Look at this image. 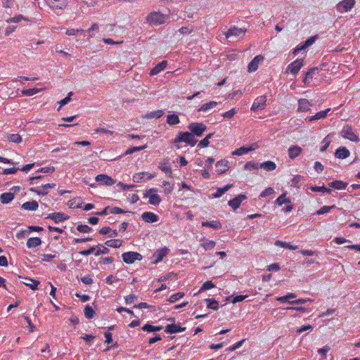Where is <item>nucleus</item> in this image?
Masks as SVG:
<instances>
[{
    "label": "nucleus",
    "instance_id": "obj_1",
    "mask_svg": "<svg viewBox=\"0 0 360 360\" xmlns=\"http://www.w3.org/2000/svg\"><path fill=\"white\" fill-rule=\"evenodd\" d=\"M195 136V134H191L188 131L180 132L176 134V139L172 141V144L176 148V149L181 148V146H179L181 143H185L186 144L193 147L196 144V140L194 139Z\"/></svg>",
    "mask_w": 360,
    "mask_h": 360
},
{
    "label": "nucleus",
    "instance_id": "obj_2",
    "mask_svg": "<svg viewBox=\"0 0 360 360\" xmlns=\"http://www.w3.org/2000/svg\"><path fill=\"white\" fill-rule=\"evenodd\" d=\"M168 18L169 16L167 15L162 14L160 12L154 11L148 15L146 21L151 25L158 26L165 23Z\"/></svg>",
    "mask_w": 360,
    "mask_h": 360
},
{
    "label": "nucleus",
    "instance_id": "obj_3",
    "mask_svg": "<svg viewBox=\"0 0 360 360\" xmlns=\"http://www.w3.org/2000/svg\"><path fill=\"white\" fill-rule=\"evenodd\" d=\"M158 192L157 188H150L144 193V198L148 199V204L153 206H158L160 203V197L155 193Z\"/></svg>",
    "mask_w": 360,
    "mask_h": 360
},
{
    "label": "nucleus",
    "instance_id": "obj_4",
    "mask_svg": "<svg viewBox=\"0 0 360 360\" xmlns=\"http://www.w3.org/2000/svg\"><path fill=\"white\" fill-rule=\"evenodd\" d=\"M188 129L190 130L189 133L195 135L197 137H200L207 129V127L203 123L192 122L188 126Z\"/></svg>",
    "mask_w": 360,
    "mask_h": 360
},
{
    "label": "nucleus",
    "instance_id": "obj_5",
    "mask_svg": "<svg viewBox=\"0 0 360 360\" xmlns=\"http://www.w3.org/2000/svg\"><path fill=\"white\" fill-rule=\"evenodd\" d=\"M123 262L127 264H133L135 261H140L143 259V256L136 252H126L122 254Z\"/></svg>",
    "mask_w": 360,
    "mask_h": 360
},
{
    "label": "nucleus",
    "instance_id": "obj_6",
    "mask_svg": "<svg viewBox=\"0 0 360 360\" xmlns=\"http://www.w3.org/2000/svg\"><path fill=\"white\" fill-rule=\"evenodd\" d=\"M341 136L343 139L353 142L359 141L358 136L352 131V129L349 126L343 127L342 130H341Z\"/></svg>",
    "mask_w": 360,
    "mask_h": 360
},
{
    "label": "nucleus",
    "instance_id": "obj_7",
    "mask_svg": "<svg viewBox=\"0 0 360 360\" xmlns=\"http://www.w3.org/2000/svg\"><path fill=\"white\" fill-rule=\"evenodd\" d=\"M56 184L53 183L46 184L41 186L40 187H31L30 192L36 193L38 195L45 196L47 194V189L53 188Z\"/></svg>",
    "mask_w": 360,
    "mask_h": 360
},
{
    "label": "nucleus",
    "instance_id": "obj_8",
    "mask_svg": "<svg viewBox=\"0 0 360 360\" xmlns=\"http://www.w3.org/2000/svg\"><path fill=\"white\" fill-rule=\"evenodd\" d=\"M355 5V0H343L339 2L336 8L340 13L347 12L350 11Z\"/></svg>",
    "mask_w": 360,
    "mask_h": 360
},
{
    "label": "nucleus",
    "instance_id": "obj_9",
    "mask_svg": "<svg viewBox=\"0 0 360 360\" xmlns=\"http://www.w3.org/2000/svg\"><path fill=\"white\" fill-rule=\"evenodd\" d=\"M95 180L103 186H110L115 184V180L107 174H99L95 177Z\"/></svg>",
    "mask_w": 360,
    "mask_h": 360
},
{
    "label": "nucleus",
    "instance_id": "obj_10",
    "mask_svg": "<svg viewBox=\"0 0 360 360\" xmlns=\"http://www.w3.org/2000/svg\"><path fill=\"white\" fill-rule=\"evenodd\" d=\"M245 199H247V197L245 195L240 194L232 200L228 201V206L231 207L233 210H236L239 208L241 202H243Z\"/></svg>",
    "mask_w": 360,
    "mask_h": 360
},
{
    "label": "nucleus",
    "instance_id": "obj_11",
    "mask_svg": "<svg viewBox=\"0 0 360 360\" xmlns=\"http://www.w3.org/2000/svg\"><path fill=\"white\" fill-rule=\"evenodd\" d=\"M46 219H51L56 224L65 221L69 219V216L65 215L62 212H52L46 216Z\"/></svg>",
    "mask_w": 360,
    "mask_h": 360
},
{
    "label": "nucleus",
    "instance_id": "obj_12",
    "mask_svg": "<svg viewBox=\"0 0 360 360\" xmlns=\"http://www.w3.org/2000/svg\"><path fill=\"white\" fill-rule=\"evenodd\" d=\"M266 96H261L257 97L255 100V101L251 107V110H262L264 108V106L266 105Z\"/></svg>",
    "mask_w": 360,
    "mask_h": 360
},
{
    "label": "nucleus",
    "instance_id": "obj_13",
    "mask_svg": "<svg viewBox=\"0 0 360 360\" xmlns=\"http://www.w3.org/2000/svg\"><path fill=\"white\" fill-rule=\"evenodd\" d=\"M264 60V56L262 55L256 56L248 64V72H252L257 70L259 63Z\"/></svg>",
    "mask_w": 360,
    "mask_h": 360
},
{
    "label": "nucleus",
    "instance_id": "obj_14",
    "mask_svg": "<svg viewBox=\"0 0 360 360\" xmlns=\"http://www.w3.org/2000/svg\"><path fill=\"white\" fill-rule=\"evenodd\" d=\"M48 5L53 8L57 9H63L68 5L67 0H46Z\"/></svg>",
    "mask_w": 360,
    "mask_h": 360
},
{
    "label": "nucleus",
    "instance_id": "obj_15",
    "mask_svg": "<svg viewBox=\"0 0 360 360\" xmlns=\"http://www.w3.org/2000/svg\"><path fill=\"white\" fill-rule=\"evenodd\" d=\"M302 66L303 60L297 59L288 66V70H289L291 74L296 75Z\"/></svg>",
    "mask_w": 360,
    "mask_h": 360
},
{
    "label": "nucleus",
    "instance_id": "obj_16",
    "mask_svg": "<svg viewBox=\"0 0 360 360\" xmlns=\"http://www.w3.org/2000/svg\"><path fill=\"white\" fill-rule=\"evenodd\" d=\"M168 253L167 248H162L161 249H158L153 254V259L154 263L158 264L161 262L162 258H164Z\"/></svg>",
    "mask_w": 360,
    "mask_h": 360
},
{
    "label": "nucleus",
    "instance_id": "obj_17",
    "mask_svg": "<svg viewBox=\"0 0 360 360\" xmlns=\"http://www.w3.org/2000/svg\"><path fill=\"white\" fill-rule=\"evenodd\" d=\"M246 32V29L238 28L236 27H231L225 34L226 38L235 36L238 37L244 34Z\"/></svg>",
    "mask_w": 360,
    "mask_h": 360
},
{
    "label": "nucleus",
    "instance_id": "obj_18",
    "mask_svg": "<svg viewBox=\"0 0 360 360\" xmlns=\"http://www.w3.org/2000/svg\"><path fill=\"white\" fill-rule=\"evenodd\" d=\"M311 105L307 99L301 98L298 101V111L302 112L310 111Z\"/></svg>",
    "mask_w": 360,
    "mask_h": 360
},
{
    "label": "nucleus",
    "instance_id": "obj_19",
    "mask_svg": "<svg viewBox=\"0 0 360 360\" xmlns=\"http://www.w3.org/2000/svg\"><path fill=\"white\" fill-rule=\"evenodd\" d=\"M142 220L147 223H155L158 221V217L157 214L151 212H143Z\"/></svg>",
    "mask_w": 360,
    "mask_h": 360
},
{
    "label": "nucleus",
    "instance_id": "obj_20",
    "mask_svg": "<svg viewBox=\"0 0 360 360\" xmlns=\"http://www.w3.org/2000/svg\"><path fill=\"white\" fill-rule=\"evenodd\" d=\"M185 328H182L179 325L176 324H167V326H165V333H170V334H174L177 333H181L184 332Z\"/></svg>",
    "mask_w": 360,
    "mask_h": 360
},
{
    "label": "nucleus",
    "instance_id": "obj_21",
    "mask_svg": "<svg viewBox=\"0 0 360 360\" xmlns=\"http://www.w3.org/2000/svg\"><path fill=\"white\" fill-rule=\"evenodd\" d=\"M229 169L228 161L221 160L216 162V172L218 174H221L226 172Z\"/></svg>",
    "mask_w": 360,
    "mask_h": 360
},
{
    "label": "nucleus",
    "instance_id": "obj_22",
    "mask_svg": "<svg viewBox=\"0 0 360 360\" xmlns=\"http://www.w3.org/2000/svg\"><path fill=\"white\" fill-rule=\"evenodd\" d=\"M288 157H290L291 160H294L302 153V148L298 146H292L288 148Z\"/></svg>",
    "mask_w": 360,
    "mask_h": 360
},
{
    "label": "nucleus",
    "instance_id": "obj_23",
    "mask_svg": "<svg viewBox=\"0 0 360 360\" xmlns=\"http://www.w3.org/2000/svg\"><path fill=\"white\" fill-rule=\"evenodd\" d=\"M167 62L166 60H162V62L159 63L158 65H156L150 72V75L151 76L158 75L161 71L165 70L167 67Z\"/></svg>",
    "mask_w": 360,
    "mask_h": 360
},
{
    "label": "nucleus",
    "instance_id": "obj_24",
    "mask_svg": "<svg viewBox=\"0 0 360 360\" xmlns=\"http://www.w3.org/2000/svg\"><path fill=\"white\" fill-rule=\"evenodd\" d=\"M349 150L347 149L345 147H341L338 148L337 150H335V158L340 160L346 159L347 157H349Z\"/></svg>",
    "mask_w": 360,
    "mask_h": 360
},
{
    "label": "nucleus",
    "instance_id": "obj_25",
    "mask_svg": "<svg viewBox=\"0 0 360 360\" xmlns=\"http://www.w3.org/2000/svg\"><path fill=\"white\" fill-rule=\"evenodd\" d=\"M347 184L341 180H335L329 183V187L336 190H344L347 188Z\"/></svg>",
    "mask_w": 360,
    "mask_h": 360
},
{
    "label": "nucleus",
    "instance_id": "obj_26",
    "mask_svg": "<svg viewBox=\"0 0 360 360\" xmlns=\"http://www.w3.org/2000/svg\"><path fill=\"white\" fill-rule=\"evenodd\" d=\"M232 187V184H227L221 188H217V191L212 194V198H219L224 194L226 193Z\"/></svg>",
    "mask_w": 360,
    "mask_h": 360
},
{
    "label": "nucleus",
    "instance_id": "obj_27",
    "mask_svg": "<svg viewBox=\"0 0 360 360\" xmlns=\"http://www.w3.org/2000/svg\"><path fill=\"white\" fill-rule=\"evenodd\" d=\"M14 199V194L11 192L3 193L0 195V201L2 204H8Z\"/></svg>",
    "mask_w": 360,
    "mask_h": 360
},
{
    "label": "nucleus",
    "instance_id": "obj_28",
    "mask_svg": "<svg viewBox=\"0 0 360 360\" xmlns=\"http://www.w3.org/2000/svg\"><path fill=\"white\" fill-rule=\"evenodd\" d=\"M253 150H255L254 147L242 146V147L233 150V153H231V154H233V155L242 156L243 155L248 153L249 152H250Z\"/></svg>",
    "mask_w": 360,
    "mask_h": 360
},
{
    "label": "nucleus",
    "instance_id": "obj_29",
    "mask_svg": "<svg viewBox=\"0 0 360 360\" xmlns=\"http://www.w3.org/2000/svg\"><path fill=\"white\" fill-rule=\"evenodd\" d=\"M99 233L101 235H107L108 234V237L110 238H115L117 236L116 230H112L109 226H104L99 229Z\"/></svg>",
    "mask_w": 360,
    "mask_h": 360
},
{
    "label": "nucleus",
    "instance_id": "obj_30",
    "mask_svg": "<svg viewBox=\"0 0 360 360\" xmlns=\"http://www.w3.org/2000/svg\"><path fill=\"white\" fill-rule=\"evenodd\" d=\"M318 68H312L308 72H307L305 77L303 79V82L304 84H308L310 82L313 78V76L316 74V72H318Z\"/></svg>",
    "mask_w": 360,
    "mask_h": 360
},
{
    "label": "nucleus",
    "instance_id": "obj_31",
    "mask_svg": "<svg viewBox=\"0 0 360 360\" xmlns=\"http://www.w3.org/2000/svg\"><path fill=\"white\" fill-rule=\"evenodd\" d=\"M41 239L38 237L30 238L27 240V248H36L41 245Z\"/></svg>",
    "mask_w": 360,
    "mask_h": 360
},
{
    "label": "nucleus",
    "instance_id": "obj_32",
    "mask_svg": "<svg viewBox=\"0 0 360 360\" xmlns=\"http://www.w3.org/2000/svg\"><path fill=\"white\" fill-rule=\"evenodd\" d=\"M259 168L266 171L272 172L276 169V164L272 161H266L259 165Z\"/></svg>",
    "mask_w": 360,
    "mask_h": 360
},
{
    "label": "nucleus",
    "instance_id": "obj_33",
    "mask_svg": "<svg viewBox=\"0 0 360 360\" xmlns=\"http://www.w3.org/2000/svg\"><path fill=\"white\" fill-rule=\"evenodd\" d=\"M203 227H210L214 230H219L221 229V224L219 221L214 220L211 221H203L201 223Z\"/></svg>",
    "mask_w": 360,
    "mask_h": 360
},
{
    "label": "nucleus",
    "instance_id": "obj_34",
    "mask_svg": "<svg viewBox=\"0 0 360 360\" xmlns=\"http://www.w3.org/2000/svg\"><path fill=\"white\" fill-rule=\"evenodd\" d=\"M275 204L277 206H282L283 205H292V202H290L289 198H286V193H283L277 198L276 200H275Z\"/></svg>",
    "mask_w": 360,
    "mask_h": 360
},
{
    "label": "nucleus",
    "instance_id": "obj_35",
    "mask_svg": "<svg viewBox=\"0 0 360 360\" xmlns=\"http://www.w3.org/2000/svg\"><path fill=\"white\" fill-rule=\"evenodd\" d=\"M37 207H39V204H37L36 200L26 202L22 204V209L25 210L35 211L37 210Z\"/></svg>",
    "mask_w": 360,
    "mask_h": 360
},
{
    "label": "nucleus",
    "instance_id": "obj_36",
    "mask_svg": "<svg viewBox=\"0 0 360 360\" xmlns=\"http://www.w3.org/2000/svg\"><path fill=\"white\" fill-rule=\"evenodd\" d=\"M162 326H154L148 323L142 326V330L147 333L158 332L162 330Z\"/></svg>",
    "mask_w": 360,
    "mask_h": 360
},
{
    "label": "nucleus",
    "instance_id": "obj_37",
    "mask_svg": "<svg viewBox=\"0 0 360 360\" xmlns=\"http://www.w3.org/2000/svg\"><path fill=\"white\" fill-rule=\"evenodd\" d=\"M122 240L118 239H112L110 240H106L105 242V245L107 247H110L111 248H119L122 246Z\"/></svg>",
    "mask_w": 360,
    "mask_h": 360
},
{
    "label": "nucleus",
    "instance_id": "obj_38",
    "mask_svg": "<svg viewBox=\"0 0 360 360\" xmlns=\"http://www.w3.org/2000/svg\"><path fill=\"white\" fill-rule=\"evenodd\" d=\"M6 139L11 143H20L22 142V138L18 134H8Z\"/></svg>",
    "mask_w": 360,
    "mask_h": 360
},
{
    "label": "nucleus",
    "instance_id": "obj_39",
    "mask_svg": "<svg viewBox=\"0 0 360 360\" xmlns=\"http://www.w3.org/2000/svg\"><path fill=\"white\" fill-rule=\"evenodd\" d=\"M275 245L288 248L290 250H296L298 248L297 245H291L288 242H283L281 240H276V242H275Z\"/></svg>",
    "mask_w": 360,
    "mask_h": 360
},
{
    "label": "nucleus",
    "instance_id": "obj_40",
    "mask_svg": "<svg viewBox=\"0 0 360 360\" xmlns=\"http://www.w3.org/2000/svg\"><path fill=\"white\" fill-rule=\"evenodd\" d=\"M295 297H296V295L294 293L288 292V294H286V295H285L283 297H277L276 301L280 303H285V302H288V301H292L290 300L295 299Z\"/></svg>",
    "mask_w": 360,
    "mask_h": 360
},
{
    "label": "nucleus",
    "instance_id": "obj_41",
    "mask_svg": "<svg viewBox=\"0 0 360 360\" xmlns=\"http://www.w3.org/2000/svg\"><path fill=\"white\" fill-rule=\"evenodd\" d=\"M205 302H206L207 307H208L209 309L217 310L219 309V302L214 299L208 298L205 300Z\"/></svg>",
    "mask_w": 360,
    "mask_h": 360
},
{
    "label": "nucleus",
    "instance_id": "obj_42",
    "mask_svg": "<svg viewBox=\"0 0 360 360\" xmlns=\"http://www.w3.org/2000/svg\"><path fill=\"white\" fill-rule=\"evenodd\" d=\"M201 246H202L205 250L207 251L214 248L215 243L212 240H205L202 243H201Z\"/></svg>",
    "mask_w": 360,
    "mask_h": 360
},
{
    "label": "nucleus",
    "instance_id": "obj_43",
    "mask_svg": "<svg viewBox=\"0 0 360 360\" xmlns=\"http://www.w3.org/2000/svg\"><path fill=\"white\" fill-rule=\"evenodd\" d=\"M167 123L170 125L179 123V117L177 116V114H169L167 117Z\"/></svg>",
    "mask_w": 360,
    "mask_h": 360
},
{
    "label": "nucleus",
    "instance_id": "obj_44",
    "mask_svg": "<svg viewBox=\"0 0 360 360\" xmlns=\"http://www.w3.org/2000/svg\"><path fill=\"white\" fill-rule=\"evenodd\" d=\"M184 297V293L182 292H179L172 294L170 297H169V299H167V301L170 302V303H174L176 301L182 299V297Z\"/></svg>",
    "mask_w": 360,
    "mask_h": 360
},
{
    "label": "nucleus",
    "instance_id": "obj_45",
    "mask_svg": "<svg viewBox=\"0 0 360 360\" xmlns=\"http://www.w3.org/2000/svg\"><path fill=\"white\" fill-rule=\"evenodd\" d=\"M334 208H335V205H332V206H327V205H326V206H323L321 208H320L319 210H316V214H317V215L325 214L326 213H328L330 210H332Z\"/></svg>",
    "mask_w": 360,
    "mask_h": 360
},
{
    "label": "nucleus",
    "instance_id": "obj_46",
    "mask_svg": "<svg viewBox=\"0 0 360 360\" xmlns=\"http://www.w3.org/2000/svg\"><path fill=\"white\" fill-rule=\"evenodd\" d=\"M217 105L216 101H210L203 104L199 109V111H206L212 109Z\"/></svg>",
    "mask_w": 360,
    "mask_h": 360
},
{
    "label": "nucleus",
    "instance_id": "obj_47",
    "mask_svg": "<svg viewBox=\"0 0 360 360\" xmlns=\"http://www.w3.org/2000/svg\"><path fill=\"white\" fill-rule=\"evenodd\" d=\"M108 252L109 250L106 247L98 244L97 245V252H95V256L98 257L101 255H107Z\"/></svg>",
    "mask_w": 360,
    "mask_h": 360
},
{
    "label": "nucleus",
    "instance_id": "obj_48",
    "mask_svg": "<svg viewBox=\"0 0 360 360\" xmlns=\"http://www.w3.org/2000/svg\"><path fill=\"white\" fill-rule=\"evenodd\" d=\"M77 231L81 233H89L91 232L92 229L86 224H79L77 225Z\"/></svg>",
    "mask_w": 360,
    "mask_h": 360
},
{
    "label": "nucleus",
    "instance_id": "obj_49",
    "mask_svg": "<svg viewBox=\"0 0 360 360\" xmlns=\"http://www.w3.org/2000/svg\"><path fill=\"white\" fill-rule=\"evenodd\" d=\"M84 314H85V317L87 319H91L94 316V311L89 305L85 307V309H84Z\"/></svg>",
    "mask_w": 360,
    "mask_h": 360
},
{
    "label": "nucleus",
    "instance_id": "obj_50",
    "mask_svg": "<svg viewBox=\"0 0 360 360\" xmlns=\"http://www.w3.org/2000/svg\"><path fill=\"white\" fill-rule=\"evenodd\" d=\"M213 136L212 133H210L206 136V138L202 139L200 142H199L198 147L200 148H207L209 146V139H210Z\"/></svg>",
    "mask_w": 360,
    "mask_h": 360
},
{
    "label": "nucleus",
    "instance_id": "obj_51",
    "mask_svg": "<svg viewBox=\"0 0 360 360\" xmlns=\"http://www.w3.org/2000/svg\"><path fill=\"white\" fill-rule=\"evenodd\" d=\"M146 149V145L139 147H131L125 151V155H130L136 152L141 151Z\"/></svg>",
    "mask_w": 360,
    "mask_h": 360
},
{
    "label": "nucleus",
    "instance_id": "obj_52",
    "mask_svg": "<svg viewBox=\"0 0 360 360\" xmlns=\"http://www.w3.org/2000/svg\"><path fill=\"white\" fill-rule=\"evenodd\" d=\"M27 281H29L30 282V283H25V285L30 288V289L32 290H37V286L39 284V282L36 280L31 279V278H27Z\"/></svg>",
    "mask_w": 360,
    "mask_h": 360
},
{
    "label": "nucleus",
    "instance_id": "obj_53",
    "mask_svg": "<svg viewBox=\"0 0 360 360\" xmlns=\"http://www.w3.org/2000/svg\"><path fill=\"white\" fill-rule=\"evenodd\" d=\"M310 190L313 192L330 193V188L325 186H311Z\"/></svg>",
    "mask_w": 360,
    "mask_h": 360
},
{
    "label": "nucleus",
    "instance_id": "obj_54",
    "mask_svg": "<svg viewBox=\"0 0 360 360\" xmlns=\"http://www.w3.org/2000/svg\"><path fill=\"white\" fill-rule=\"evenodd\" d=\"M243 342H245V339H242V340H239V342L233 344L230 347H228L227 349H226V351L229 352H233V351L236 350L237 349H238L239 347H240L243 345Z\"/></svg>",
    "mask_w": 360,
    "mask_h": 360
},
{
    "label": "nucleus",
    "instance_id": "obj_55",
    "mask_svg": "<svg viewBox=\"0 0 360 360\" xmlns=\"http://www.w3.org/2000/svg\"><path fill=\"white\" fill-rule=\"evenodd\" d=\"M307 302H313V300L310 298L297 299L296 300L288 301V303L290 304H304Z\"/></svg>",
    "mask_w": 360,
    "mask_h": 360
},
{
    "label": "nucleus",
    "instance_id": "obj_56",
    "mask_svg": "<svg viewBox=\"0 0 360 360\" xmlns=\"http://www.w3.org/2000/svg\"><path fill=\"white\" fill-rule=\"evenodd\" d=\"M39 91V90L38 89L32 88V89L22 90V94L24 96H33V95L36 94Z\"/></svg>",
    "mask_w": 360,
    "mask_h": 360
},
{
    "label": "nucleus",
    "instance_id": "obj_57",
    "mask_svg": "<svg viewBox=\"0 0 360 360\" xmlns=\"http://www.w3.org/2000/svg\"><path fill=\"white\" fill-rule=\"evenodd\" d=\"M213 288H214V284L212 281H206L203 283L202 285H201L200 290H199V292L212 289Z\"/></svg>",
    "mask_w": 360,
    "mask_h": 360
},
{
    "label": "nucleus",
    "instance_id": "obj_58",
    "mask_svg": "<svg viewBox=\"0 0 360 360\" xmlns=\"http://www.w3.org/2000/svg\"><path fill=\"white\" fill-rule=\"evenodd\" d=\"M303 179V176L297 175L292 179V186L294 188H300V182Z\"/></svg>",
    "mask_w": 360,
    "mask_h": 360
},
{
    "label": "nucleus",
    "instance_id": "obj_59",
    "mask_svg": "<svg viewBox=\"0 0 360 360\" xmlns=\"http://www.w3.org/2000/svg\"><path fill=\"white\" fill-rule=\"evenodd\" d=\"M274 193V189L271 187H267L262 191L261 195H259V198H265L271 195Z\"/></svg>",
    "mask_w": 360,
    "mask_h": 360
},
{
    "label": "nucleus",
    "instance_id": "obj_60",
    "mask_svg": "<svg viewBox=\"0 0 360 360\" xmlns=\"http://www.w3.org/2000/svg\"><path fill=\"white\" fill-rule=\"evenodd\" d=\"M127 212H128V211H124L119 207H110V213L112 214H121Z\"/></svg>",
    "mask_w": 360,
    "mask_h": 360
},
{
    "label": "nucleus",
    "instance_id": "obj_61",
    "mask_svg": "<svg viewBox=\"0 0 360 360\" xmlns=\"http://www.w3.org/2000/svg\"><path fill=\"white\" fill-rule=\"evenodd\" d=\"M21 20H28L27 18H24L22 15H18L15 16L14 18H8L6 20L7 22H19Z\"/></svg>",
    "mask_w": 360,
    "mask_h": 360
},
{
    "label": "nucleus",
    "instance_id": "obj_62",
    "mask_svg": "<svg viewBox=\"0 0 360 360\" xmlns=\"http://www.w3.org/2000/svg\"><path fill=\"white\" fill-rule=\"evenodd\" d=\"M72 95V92H70L68 96L62 99L59 103H60V106L59 108H58V110H60V108L65 105H66L71 99V96Z\"/></svg>",
    "mask_w": 360,
    "mask_h": 360
},
{
    "label": "nucleus",
    "instance_id": "obj_63",
    "mask_svg": "<svg viewBox=\"0 0 360 360\" xmlns=\"http://www.w3.org/2000/svg\"><path fill=\"white\" fill-rule=\"evenodd\" d=\"M245 169L246 170H254L258 169V165L252 162H248L246 164H245L244 166Z\"/></svg>",
    "mask_w": 360,
    "mask_h": 360
},
{
    "label": "nucleus",
    "instance_id": "obj_64",
    "mask_svg": "<svg viewBox=\"0 0 360 360\" xmlns=\"http://www.w3.org/2000/svg\"><path fill=\"white\" fill-rule=\"evenodd\" d=\"M317 37H318L316 35V36H313V37L308 38L305 41L304 44H303V48H307V47L312 45L314 43V41H316V39H317Z\"/></svg>",
    "mask_w": 360,
    "mask_h": 360
}]
</instances>
